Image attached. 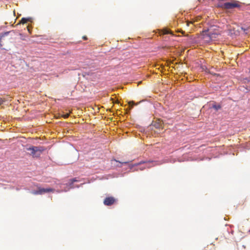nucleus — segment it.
<instances>
[{
	"label": "nucleus",
	"instance_id": "nucleus-1",
	"mask_svg": "<svg viewBox=\"0 0 250 250\" xmlns=\"http://www.w3.org/2000/svg\"><path fill=\"white\" fill-rule=\"evenodd\" d=\"M27 150L31 152L30 154L32 155L33 157L37 158L40 156L45 149L43 146H32L27 148Z\"/></svg>",
	"mask_w": 250,
	"mask_h": 250
},
{
	"label": "nucleus",
	"instance_id": "nucleus-2",
	"mask_svg": "<svg viewBox=\"0 0 250 250\" xmlns=\"http://www.w3.org/2000/svg\"><path fill=\"white\" fill-rule=\"evenodd\" d=\"M55 190L54 189L52 188H38V190H33L31 192V193L34 195H39V194H43L45 193L50 192H54Z\"/></svg>",
	"mask_w": 250,
	"mask_h": 250
},
{
	"label": "nucleus",
	"instance_id": "nucleus-3",
	"mask_svg": "<svg viewBox=\"0 0 250 250\" xmlns=\"http://www.w3.org/2000/svg\"><path fill=\"white\" fill-rule=\"evenodd\" d=\"M219 6L226 9H232L235 7H238L239 5L235 1H232L230 2L224 3Z\"/></svg>",
	"mask_w": 250,
	"mask_h": 250
},
{
	"label": "nucleus",
	"instance_id": "nucleus-4",
	"mask_svg": "<svg viewBox=\"0 0 250 250\" xmlns=\"http://www.w3.org/2000/svg\"><path fill=\"white\" fill-rule=\"evenodd\" d=\"M217 34L211 33L210 32H205L203 34V39L205 42H211L213 38H215Z\"/></svg>",
	"mask_w": 250,
	"mask_h": 250
},
{
	"label": "nucleus",
	"instance_id": "nucleus-5",
	"mask_svg": "<svg viewBox=\"0 0 250 250\" xmlns=\"http://www.w3.org/2000/svg\"><path fill=\"white\" fill-rule=\"evenodd\" d=\"M150 127L155 132L157 133H161V131L162 130V124L160 122H153L152 123Z\"/></svg>",
	"mask_w": 250,
	"mask_h": 250
},
{
	"label": "nucleus",
	"instance_id": "nucleus-6",
	"mask_svg": "<svg viewBox=\"0 0 250 250\" xmlns=\"http://www.w3.org/2000/svg\"><path fill=\"white\" fill-rule=\"evenodd\" d=\"M117 201V200L112 196L106 197L104 201V204L105 206H111L114 204Z\"/></svg>",
	"mask_w": 250,
	"mask_h": 250
},
{
	"label": "nucleus",
	"instance_id": "nucleus-7",
	"mask_svg": "<svg viewBox=\"0 0 250 250\" xmlns=\"http://www.w3.org/2000/svg\"><path fill=\"white\" fill-rule=\"evenodd\" d=\"M158 32L160 36L166 35L167 34H172V33L167 28L158 30Z\"/></svg>",
	"mask_w": 250,
	"mask_h": 250
},
{
	"label": "nucleus",
	"instance_id": "nucleus-8",
	"mask_svg": "<svg viewBox=\"0 0 250 250\" xmlns=\"http://www.w3.org/2000/svg\"><path fill=\"white\" fill-rule=\"evenodd\" d=\"M10 33V31L5 32L4 33H1L0 35V48H1L2 46V44H1V40L3 37L5 36L8 35L9 33Z\"/></svg>",
	"mask_w": 250,
	"mask_h": 250
},
{
	"label": "nucleus",
	"instance_id": "nucleus-9",
	"mask_svg": "<svg viewBox=\"0 0 250 250\" xmlns=\"http://www.w3.org/2000/svg\"><path fill=\"white\" fill-rule=\"evenodd\" d=\"M28 21H29V19L22 18L21 19V20L19 22V23H18L17 24V25L20 24H24V23H26Z\"/></svg>",
	"mask_w": 250,
	"mask_h": 250
},
{
	"label": "nucleus",
	"instance_id": "nucleus-10",
	"mask_svg": "<svg viewBox=\"0 0 250 250\" xmlns=\"http://www.w3.org/2000/svg\"><path fill=\"white\" fill-rule=\"evenodd\" d=\"M156 165L155 162H151L146 163V167H150L152 166H155Z\"/></svg>",
	"mask_w": 250,
	"mask_h": 250
},
{
	"label": "nucleus",
	"instance_id": "nucleus-11",
	"mask_svg": "<svg viewBox=\"0 0 250 250\" xmlns=\"http://www.w3.org/2000/svg\"><path fill=\"white\" fill-rule=\"evenodd\" d=\"M212 107L216 110H218L221 108V106L220 104H214L212 105Z\"/></svg>",
	"mask_w": 250,
	"mask_h": 250
},
{
	"label": "nucleus",
	"instance_id": "nucleus-12",
	"mask_svg": "<svg viewBox=\"0 0 250 250\" xmlns=\"http://www.w3.org/2000/svg\"><path fill=\"white\" fill-rule=\"evenodd\" d=\"M194 21H187V25L189 26L190 24H193L194 22Z\"/></svg>",
	"mask_w": 250,
	"mask_h": 250
},
{
	"label": "nucleus",
	"instance_id": "nucleus-13",
	"mask_svg": "<svg viewBox=\"0 0 250 250\" xmlns=\"http://www.w3.org/2000/svg\"><path fill=\"white\" fill-rule=\"evenodd\" d=\"M128 104L130 106V108H132L133 105L134 104V103L133 101H131L128 103Z\"/></svg>",
	"mask_w": 250,
	"mask_h": 250
},
{
	"label": "nucleus",
	"instance_id": "nucleus-14",
	"mask_svg": "<svg viewBox=\"0 0 250 250\" xmlns=\"http://www.w3.org/2000/svg\"><path fill=\"white\" fill-rule=\"evenodd\" d=\"M69 113H66V114H63L62 116L64 118L66 119V118H67L69 117Z\"/></svg>",
	"mask_w": 250,
	"mask_h": 250
},
{
	"label": "nucleus",
	"instance_id": "nucleus-15",
	"mask_svg": "<svg viewBox=\"0 0 250 250\" xmlns=\"http://www.w3.org/2000/svg\"><path fill=\"white\" fill-rule=\"evenodd\" d=\"M71 184H73L75 182H77V180L76 179V178H74L71 180Z\"/></svg>",
	"mask_w": 250,
	"mask_h": 250
},
{
	"label": "nucleus",
	"instance_id": "nucleus-16",
	"mask_svg": "<svg viewBox=\"0 0 250 250\" xmlns=\"http://www.w3.org/2000/svg\"><path fill=\"white\" fill-rule=\"evenodd\" d=\"M4 102V100L0 98V104H1Z\"/></svg>",
	"mask_w": 250,
	"mask_h": 250
},
{
	"label": "nucleus",
	"instance_id": "nucleus-17",
	"mask_svg": "<svg viewBox=\"0 0 250 250\" xmlns=\"http://www.w3.org/2000/svg\"><path fill=\"white\" fill-rule=\"evenodd\" d=\"M172 36H173V37H176L179 36V35H177L176 34H175L173 32Z\"/></svg>",
	"mask_w": 250,
	"mask_h": 250
},
{
	"label": "nucleus",
	"instance_id": "nucleus-18",
	"mask_svg": "<svg viewBox=\"0 0 250 250\" xmlns=\"http://www.w3.org/2000/svg\"><path fill=\"white\" fill-rule=\"evenodd\" d=\"M83 39L84 40H86L87 39V37H86V36H83Z\"/></svg>",
	"mask_w": 250,
	"mask_h": 250
},
{
	"label": "nucleus",
	"instance_id": "nucleus-19",
	"mask_svg": "<svg viewBox=\"0 0 250 250\" xmlns=\"http://www.w3.org/2000/svg\"><path fill=\"white\" fill-rule=\"evenodd\" d=\"M241 29L243 30L244 32L246 30V29L243 27H241Z\"/></svg>",
	"mask_w": 250,
	"mask_h": 250
},
{
	"label": "nucleus",
	"instance_id": "nucleus-20",
	"mask_svg": "<svg viewBox=\"0 0 250 250\" xmlns=\"http://www.w3.org/2000/svg\"><path fill=\"white\" fill-rule=\"evenodd\" d=\"M144 169H145V167H143V168H141V170H143Z\"/></svg>",
	"mask_w": 250,
	"mask_h": 250
},
{
	"label": "nucleus",
	"instance_id": "nucleus-21",
	"mask_svg": "<svg viewBox=\"0 0 250 250\" xmlns=\"http://www.w3.org/2000/svg\"><path fill=\"white\" fill-rule=\"evenodd\" d=\"M124 164H127V162H124Z\"/></svg>",
	"mask_w": 250,
	"mask_h": 250
}]
</instances>
